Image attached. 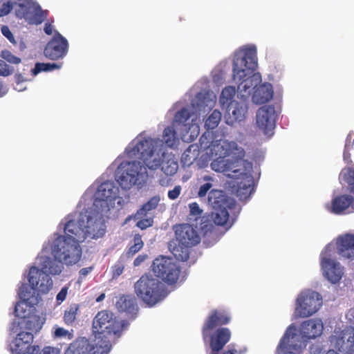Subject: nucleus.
Segmentation results:
<instances>
[{"mask_svg":"<svg viewBox=\"0 0 354 354\" xmlns=\"http://www.w3.org/2000/svg\"><path fill=\"white\" fill-rule=\"evenodd\" d=\"M82 218L81 212L77 219L68 221L64 225L65 235H59L53 240L51 251L54 259L41 257V269L35 266L30 268L28 282L32 290L47 293L53 286L49 274H59L63 263L73 265L80 261L82 255L80 243L86 239L85 222H82Z\"/></svg>","mask_w":354,"mask_h":354,"instance_id":"nucleus-1","label":"nucleus"},{"mask_svg":"<svg viewBox=\"0 0 354 354\" xmlns=\"http://www.w3.org/2000/svg\"><path fill=\"white\" fill-rule=\"evenodd\" d=\"M257 67L256 48H240L234 54L232 71L226 63H220L212 71L211 80L203 77L195 86L196 88H272L270 83H262L261 74L254 73Z\"/></svg>","mask_w":354,"mask_h":354,"instance_id":"nucleus-2","label":"nucleus"},{"mask_svg":"<svg viewBox=\"0 0 354 354\" xmlns=\"http://www.w3.org/2000/svg\"><path fill=\"white\" fill-rule=\"evenodd\" d=\"M158 140L151 137L138 136L126 149L128 157L138 158L120 168L118 183L124 189L133 185H142L148 178L147 169L156 170L160 167L164 152L158 149Z\"/></svg>","mask_w":354,"mask_h":354,"instance_id":"nucleus-3","label":"nucleus"},{"mask_svg":"<svg viewBox=\"0 0 354 354\" xmlns=\"http://www.w3.org/2000/svg\"><path fill=\"white\" fill-rule=\"evenodd\" d=\"M175 238L169 243V249L175 258L186 261L189 257V248L196 245L201 241V236L192 225L183 223L174 227Z\"/></svg>","mask_w":354,"mask_h":354,"instance_id":"nucleus-4","label":"nucleus"},{"mask_svg":"<svg viewBox=\"0 0 354 354\" xmlns=\"http://www.w3.org/2000/svg\"><path fill=\"white\" fill-rule=\"evenodd\" d=\"M136 295L149 306H153L165 297L164 284L151 274H143L135 283Z\"/></svg>","mask_w":354,"mask_h":354,"instance_id":"nucleus-5","label":"nucleus"},{"mask_svg":"<svg viewBox=\"0 0 354 354\" xmlns=\"http://www.w3.org/2000/svg\"><path fill=\"white\" fill-rule=\"evenodd\" d=\"M122 326L114 314L109 310H102L97 313L93 322V330L95 333L93 342L97 345L102 344L104 340H107L111 344L109 335H116L121 330Z\"/></svg>","mask_w":354,"mask_h":354,"instance_id":"nucleus-6","label":"nucleus"},{"mask_svg":"<svg viewBox=\"0 0 354 354\" xmlns=\"http://www.w3.org/2000/svg\"><path fill=\"white\" fill-rule=\"evenodd\" d=\"M239 91L221 90L220 103L222 106L226 108V111L230 116V121L227 122L230 124L244 120L248 113V107L244 102H239L233 100L236 91Z\"/></svg>","mask_w":354,"mask_h":354,"instance_id":"nucleus-7","label":"nucleus"},{"mask_svg":"<svg viewBox=\"0 0 354 354\" xmlns=\"http://www.w3.org/2000/svg\"><path fill=\"white\" fill-rule=\"evenodd\" d=\"M322 305V297L318 292L306 290L297 299L295 313L299 317H308L315 314Z\"/></svg>","mask_w":354,"mask_h":354,"instance_id":"nucleus-8","label":"nucleus"},{"mask_svg":"<svg viewBox=\"0 0 354 354\" xmlns=\"http://www.w3.org/2000/svg\"><path fill=\"white\" fill-rule=\"evenodd\" d=\"M154 274L169 284L175 283L178 279L180 270L169 257L160 256L156 258L151 265Z\"/></svg>","mask_w":354,"mask_h":354,"instance_id":"nucleus-9","label":"nucleus"},{"mask_svg":"<svg viewBox=\"0 0 354 354\" xmlns=\"http://www.w3.org/2000/svg\"><path fill=\"white\" fill-rule=\"evenodd\" d=\"M297 333V328L292 324L288 326L277 348V354H301L306 344Z\"/></svg>","mask_w":354,"mask_h":354,"instance_id":"nucleus-10","label":"nucleus"},{"mask_svg":"<svg viewBox=\"0 0 354 354\" xmlns=\"http://www.w3.org/2000/svg\"><path fill=\"white\" fill-rule=\"evenodd\" d=\"M111 344L104 340L102 344L91 343L86 337H78L70 344L64 354H107Z\"/></svg>","mask_w":354,"mask_h":354,"instance_id":"nucleus-11","label":"nucleus"},{"mask_svg":"<svg viewBox=\"0 0 354 354\" xmlns=\"http://www.w3.org/2000/svg\"><path fill=\"white\" fill-rule=\"evenodd\" d=\"M212 153L215 156H223L224 157H231L232 162H234V165L237 167L239 163L244 160L245 151L244 149L234 142L223 140H216L212 146Z\"/></svg>","mask_w":354,"mask_h":354,"instance_id":"nucleus-12","label":"nucleus"},{"mask_svg":"<svg viewBox=\"0 0 354 354\" xmlns=\"http://www.w3.org/2000/svg\"><path fill=\"white\" fill-rule=\"evenodd\" d=\"M82 222H85L86 238L94 239L102 237L106 232V225L102 214L95 211L82 212Z\"/></svg>","mask_w":354,"mask_h":354,"instance_id":"nucleus-13","label":"nucleus"},{"mask_svg":"<svg viewBox=\"0 0 354 354\" xmlns=\"http://www.w3.org/2000/svg\"><path fill=\"white\" fill-rule=\"evenodd\" d=\"M278 116L279 113L274 106H262L256 113L257 126L265 135L271 136L274 133Z\"/></svg>","mask_w":354,"mask_h":354,"instance_id":"nucleus-14","label":"nucleus"},{"mask_svg":"<svg viewBox=\"0 0 354 354\" xmlns=\"http://www.w3.org/2000/svg\"><path fill=\"white\" fill-rule=\"evenodd\" d=\"M329 247L321 253V266L326 279L332 283H338L344 274V268L339 262L330 258Z\"/></svg>","mask_w":354,"mask_h":354,"instance_id":"nucleus-15","label":"nucleus"},{"mask_svg":"<svg viewBox=\"0 0 354 354\" xmlns=\"http://www.w3.org/2000/svg\"><path fill=\"white\" fill-rule=\"evenodd\" d=\"M68 50L67 39L59 32L55 31L54 36L47 43L44 54L51 60H57L65 57Z\"/></svg>","mask_w":354,"mask_h":354,"instance_id":"nucleus-16","label":"nucleus"},{"mask_svg":"<svg viewBox=\"0 0 354 354\" xmlns=\"http://www.w3.org/2000/svg\"><path fill=\"white\" fill-rule=\"evenodd\" d=\"M118 187L112 182L106 181L100 185L95 194L94 205L95 206L109 207L110 203L114 201L118 195Z\"/></svg>","mask_w":354,"mask_h":354,"instance_id":"nucleus-17","label":"nucleus"},{"mask_svg":"<svg viewBox=\"0 0 354 354\" xmlns=\"http://www.w3.org/2000/svg\"><path fill=\"white\" fill-rule=\"evenodd\" d=\"M230 317L225 310H214L205 320L203 328L202 335L204 340L209 335V332L216 327L227 324L230 322Z\"/></svg>","mask_w":354,"mask_h":354,"instance_id":"nucleus-18","label":"nucleus"},{"mask_svg":"<svg viewBox=\"0 0 354 354\" xmlns=\"http://www.w3.org/2000/svg\"><path fill=\"white\" fill-rule=\"evenodd\" d=\"M209 354H216L220 352L231 338V332L227 328H218L211 334L209 332Z\"/></svg>","mask_w":354,"mask_h":354,"instance_id":"nucleus-19","label":"nucleus"},{"mask_svg":"<svg viewBox=\"0 0 354 354\" xmlns=\"http://www.w3.org/2000/svg\"><path fill=\"white\" fill-rule=\"evenodd\" d=\"M324 326L320 319H309L304 322L301 326V334L299 333L301 339L306 344V339H315L321 335ZM298 334V333L297 332Z\"/></svg>","mask_w":354,"mask_h":354,"instance_id":"nucleus-20","label":"nucleus"},{"mask_svg":"<svg viewBox=\"0 0 354 354\" xmlns=\"http://www.w3.org/2000/svg\"><path fill=\"white\" fill-rule=\"evenodd\" d=\"M236 183V194L240 199L248 198L254 191V180L250 173H241Z\"/></svg>","mask_w":354,"mask_h":354,"instance_id":"nucleus-21","label":"nucleus"},{"mask_svg":"<svg viewBox=\"0 0 354 354\" xmlns=\"http://www.w3.org/2000/svg\"><path fill=\"white\" fill-rule=\"evenodd\" d=\"M338 254L344 259H354V234H346L337 239Z\"/></svg>","mask_w":354,"mask_h":354,"instance_id":"nucleus-22","label":"nucleus"},{"mask_svg":"<svg viewBox=\"0 0 354 354\" xmlns=\"http://www.w3.org/2000/svg\"><path fill=\"white\" fill-rule=\"evenodd\" d=\"M354 204V198L348 194L339 195L335 197L331 202L329 210L331 213L340 215L346 213V210Z\"/></svg>","mask_w":354,"mask_h":354,"instance_id":"nucleus-23","label":"nucleus"},{"mask_svg":"<svg viewBox=\"0 0 354 354\" xmlns=\"http://www.w3.org/2000/svg\"><path fill=\"white\" fill-rule=\"evenodd\" d=\"M345 335L339 336L333 335L330 337V342L342 354H351L354 346V335L349 336L345 341Z\"/></svg>","mask_w":354,"mask_h":354,"instance_id":"nucleus-24","label":"nucleus"},{"mask_svg":"<svg viewBox=\"0 0 354 354\" xmlns=\"http://www.w3.org/2000/svg\"><path fill=\"white\" fill-rule=\"evenodd\" d=\"M208 203L212 209L227 205H234L233 199L230 198L226 194L219 189H212L208 195Z\"/></svg>","mask_w":354,"mask_h":354,"instance_id":"nucleus-25","label":"nucleus"},{"mask_svg":"<svg viewBox=\"0 0 354 354\" xmlns=\"http://www.w3.org/2000/svg\"><path fill=\"white\" fill-rule=\"evenodd\" d=\"M115 306L118 311L131 315L135 314L138 310L136 299L131 295H121L116 301Z\"/></svg>","mask_w":354,"mask_h":354,"instance_id":"nucleus-26","label":"nucleus"},{"mask_svg":"<svg viewBox=\"0 0 354 354\" xmlns=\"http://www.w3.org/2000/svg\"><path fill=\"white\" fill-rule=\"evenodd\" d=\"M218 158L214 159L211 162V168L216 172L227 174V172L232 171L236 173L239 171L234 165V162H232L230 159H226V157L223 156H217Z\"/></svg>","mask_w":354,"mask_h":354,"instance_id":"nucleus-27","label":"nucleus"},{"mask_svg":"<svg viewBox=\"0 0 354 354\" xmlns=\"http://www.w3.org/2000/svg\"><path fill=\"white\" fill-rule=\"evenodd\" d=\"M234 205H227L212 209V218L217 225L224 226L229 223L228 209H232Z\"/></svg>","mask_w":354,"mask_h":354,"instance_id":"nucleus-28","label":"nucleus"},{"mask_svg":"<svg viewBox=\"0 0 354 354\" xmlns=\"http://www.w3.org/2000/svg\"><path fill=\"white\" fill-rule=\"evenodd\" d=\"M162 136V140H160L159 139L156 140H159L160 142H162L170 148H173L175 146H176L179 142L177 132L175 131L174 127L173 126H168L166 128H165ZM153 139L156 140L155 138ZM160 147H161L160 144Z\"/></svg>","mask_w":354,"mask_h":354,"instance_id":"nucleus-29","label":"nucleus"},{"mask_svg":"<svg viewBox=\"0 0 354 354\" xmlns=\"http://www.w3.org/2000/svg\"><path fill=\"white\" fill-rule=\"evenodd\" d=\"M199 156V149L197 145H189L183 153L181 156V163L184 167H189L198 158Z\"/></svg>","mask_w":354,"mask_h":354,"instance_id":"nucleus-30","label":"nucleus"},{"mask_svg":"<svg viewBox=\"0 0 354 354\" xmlns=\"http://www.w3.org/2000/svg\"><path fill=\"white\" fill-rule=\"evenodd\" d=\"M80 304H71L64 312L63 321L67 326H73L77 319V317L80 313Z\"/></svg>","mask_w":354,"mask_h":354,"instance_id":"nucleus-31","label":"nucleus"},{"mask_svg":"<svg viewBox=\"0 0 354 354\" xmlns=\"http://www.w3.org/2000/svg\"><path fill=\"white\" fill-rule=\"evenodd\" d=\"M274 90H254L252 101L254 104L261 105L268 102L272 99Z\"/></svg>","mask_w":354,"mask_h":354,"instance_id":"nucleus-32","label":"nucleus"},{"mask_svg":"<svg viewBox=\"0 0 354 354\" xmlns=\"http://www.w3.org/2000/svg\"><path fill=\"white\" fill-rule=\"evenodd\" d=\"M35 4V3L28 1L18 3L15 9L17 17L28 21L30 19L31 12L34 10Z\"/></svg>","mask_w":354,"mask_h":354,"instance_id":"nucleus-33","label":"nucleus"},{"mask_svg":"<svg viewBox=\"0 0 354 354\" xmlns=\"http://www.w3.org/2000/svg\"><path fill=\"white\" fill-rule=\"evenodd\" d=\"M48 15L47 10H43L39 4L35 3L27 21L30 24L39 25L46 19Z\"/></svg>","mask_w":354,"mask_h":354,"instance_id":"nucleus-34","label":"nucleus"},{"mask_svg":"<svg viewBox=\"0 0 354 354\" xmlns=\"http://www.w3.org/2000/svg\"><path fill=\"white\" fill-rule=\"evenodd\" d=\"M339 178L347 183L349 191L354 194V167L344 168L339 174ZM353 208L354 209V204Z\"/></svg>","mask_w":354,"mask_h":354,"instance_id":"nucleus-35","label":"nucleus"},{"mask_svg":"<svg viewBox=\"0 0 354 354\" xmlns=\"http://www.w3.org/2000/svg\"><path fill=\"white\" fill-rule=\"evenodd\" d=\"M160 198L159 196H154L151 197L147 203H145L140 209L137 211L136 216L138 218H142L148 214L150 211L155 209L159 202Z\"/></svg>","mask_w":354,"mask_h":354,"instance_id":"nucleus-36","label":"nucleus"},{"mask_svg":"<svg viewBox=\"0 0 354 354\" xmlns=\"http://www.w3.org/2000/svg\"><path fill=\"white\" fill-rule=\"evenodd\" d=\"M158 142H160V141L158 140ZM158 149H161L162 151L164 152V155L162 158V161L160 165V166L162 165V171L166 175L172 176V175L175 174L177 172L178 169V162L176 161L174 158H169L165 163H163V160L165 158V152L163 151L162 147H160V142H158Z\"/></svg>","mask_w":354,"mask_h":354,"instance_id":"nucleus-37","label":"nucleus"},{"mask_svg":"<svg viewBox=\"0 0 354 354\" xmlns=\"http://www.w3.org/2000/svg\"><path fill=\"white\" fill-rule=\"evenodd\" d=\"M191 115L192 113L187 108H182L176 113L174 118V123L183 125L187 130V126L189 124L188 120Z\"/></svg>","mask_w":354,"mask_h":354,"instance_id":"nucleus-38","label":"nucleus"},{"mask_svg":"<svg viewBox=\"0 0 354 354\" xmlns=\"http://www.w3.org/2000/svg\"><path fill=\"white\" fill-rule=\"evenodd\" d=\"M61 67V64L38 62L35 64L34 68L32 69V73L35 75L41 71H52L56 69H59Z\"/></svg>","mask_w":354,"mask_h":354,"instance_id":"nucleus-39","label":"nucleus"},{"mask_svg":"<svg viewBox=\"0 0 354 354\" xmlns=\"http://www.w3.org/2000/svg\"><path fill=\"white\" fill-rule=\"evenodd\" d=\"M221 120V112L218 110H214L206 119L205 126L207 130L214 129L217 127Z\"/></svg>","mask_w":354,"mask_h":354,"instance_id":"nucleus-40","label":"nucleus"},{"mask_svg":"<svg viewBox=\"0 0 354 354\" xmlns=\"http://www.w3.org/2000/svg\"><path fill=\"white\" fill-rule=\"evenodd\" d=\"M144 243L140 234H136L133 238V244L130 246L126 252L127 258L132 257L135 254L138 252L143 247Z\"/></svg>","mask_w":354,"mask_h":354,"instance_id":"nucleus-41","label":"nucleus"},{"mask_svg":"<svg viewBox=\"0 0 354 354\" xmlns=\"http://www.w3.org/2000/svg\"><path fill=\"white\" fill-rule=\"evenodd\" d=\"M32 346H28L27 344L20 341L17 342V337L10 344V350L12 354H21L32 351Z\"/></svg>","mask_w":354,"mask_h":354,"instance_id":"nucleus-42","label":"nucleus"},{"mask_svg":"<svg viewBox=\"0 0 354 354\" xmlns=\"http://www.w3.org/2000/svg\"><path fill=\"white\" fill-rule=\"evenodd\" d=\"M201 179L206 183L201 185L199 187L198 196L200 198H203L206 196L208 191L212 187V182L213 181V178L209 175H205L201 178Z\"/></svg>","mask_w":354,"mask_h":354,"instance_id":"nucleus-43","label":"nucleus"},{"mask_svg":"<svg viewBox=\"0 0 354 354\" xmlns=\"http://www.w3.org/2000/svg\"><path fill=\"white\" fill-rule=\"evenodd\" d=\"M0 56L3 59L10 64H18L21 62V58L15 56L10 50L6 49L1 50Z\"/></svg>","mask_w":354,"mask_h":354,"instance_id":"nucleus-44","label":"nucleus"},{"mask_svg":"<svg viewBox=\"0 0 354 354\" xmlns=\"http://www.w3.org/2000/svg\"><path fill=\"white\" fill-rule=\"evenodd\" d=\"M189 216H192L194 221H197L200 218L203 214V210L200 208L198 204L196 202L192 203L189 205Z\"/></svg>","mask_w":354,"mask_h":354,"instance_id":"nucleus-45","label":"nucleus"},{"mask_svg":"<svg viewBox=\"0 0 354 354\" xmlns=\"http://www.w3.org/2000/svg\"><path fill=\"white\" fill-rule=\"evenodd\" d=\"M17 342H23L28 346H31V344L33 341V335L30 332H21L17 335Z\"/></svg>","mask_w":354,"mask_h":354,"instance_id":"nucleus-46","label":"nucleus"},{"mask_svg":"<svg viewBox=\"0 0 354 354\" xmlns=\"http://www.w3.org/2000/svg\"><path fill=\"white\" fill-rule=\"evenodd\" d=\"M13 72V67L10 66L3 60L0 59V76L8 77L12 75Z\"/></svg>","mask_w":354,"mask_h":354,"instance_id":"nucleus-47","label":"nucleus"},{"mask_svg":"<svg viewBox=\"0 0 354 354\" xmlns=\"http://www.w3.org/2000/svg\"><path fill=\"white\" fill-rule=\"evenodd\" d=\"M14 5L11 1L3 3L0 7V17L8 15L13 9Z\"/></svg>","mask_w":354,"mask_h":354,"instance_id":"nucleus-48","label":"nucleus"},{"mask_svg":"<svg viewBox=\"0 0 354 354\" xmlns=\"http://www.w3.org/2000/svg\"><path fill=\"white\" fill-rule=\"evenodd\" d=\"M2 35L6 37L12 44H16L13 34L7 26H3L1 28Z\"/></svg>","mask_w":354,"mask_h":354,"instance_id":"nucleus-49","label":"nucleus"},{"mask_svg":"<svg viewBox=\"0 0 354 354\" xmlns=\"http://www.w3.org/2000/svg\"><path fill=\"white\" fill-rule=\"evenodd\" d=\"M68 288L64 286L56 296V301L58 305H60L66 298Z\"/></svg>","mask_w":354,"mask_h":354,"instance_id":"nucleus-50","label":"nucleus"},{"mask_svg":"<svg viewBox=\"0 0 354 354\" xmlns=\"http://www.w3.org/2000/svg\"><path fill=\"white\" fill-rule=\"evenodd\" d=\"M30 292L28 291V287L26 285H23L19 288V295L21 299L24 301H27L29 300Z\"/></svg>","mask_w":354,"mask_h":354,"instance_id":"nucleus-51","label":"nucleus"},{"mask_svg":"<svg viewBox=\"0 0 354 354\" xmlns=\"http://www.w3.org/2000/svg\"><path fill=\"white\" fill-rule=\"evenodd\" d=\"M181 190L180 185H176L173 189L168 192V198L171 200H176L179 197Z\"/></svg>","mask_w":354,"mask_h":354,"instance_id":"nucleus-52","label":"nucleus"},{"mask_svg":"<svg viewBox=\"0 0 354 354\" xmlns=\"http://www.w3.org/2000/svg\"><path fill=\"white\" fill-rule=\"evenodd\" d=\"M55 336L57 337H68V339H72L73 335L64 328H57L55 330Z\"/></svg>","mask_w":354,"mask_h":354,"instance_id":"nucleus-53","label":"nucleus"},{"mask_svg":"<svg viewBox=\"0 0 354 354\" xmlns=\"http://www.w3.org/2000/svg\"><path fill=\"white\" fill-rule=\"evenodd\" d=\"M153 224L152 219H141L137 223V226L141 230H145Z\"/></svg>","mask_w":354,"mask_h":354,"instance_id":"nucleus-54","label":"nucleus"},{"mask_svg":"<svg viewBox=\"0 0 354 354\" xmlns=\"http://www.w3.org/2000/svg\"><path fill=\"white\" fill-rule=\"evenodd\" d=\"M354 145V134H353V135L352 133H349L346 139L344 149L346 150H351Z\"/></svg>","mask_w":354,"mask_h":354,"instance_id":"nucleus-55","label":"nucleus"},{"mask_svg":"<svg viewBox=\"0 0 354 354\" xmlns=\"http://www.w3.org/2000/svg\"><path fill=\"white\" fill-rule=\"evenodd\" d=\"M38 354H58V351L50 346H46Z\"/></svg>","mask_w":354,"mask_h":354,"instance_id":"nucleus-56","label":"nucleus"},{"mask_svg":"<svg viewBox=\"0 0 354 354\" xmlns=\"http://www.w3.org/2000/svg\"><path fill=\"white\" fill-rule=\"evenodd\" d=\"M147 258V254H140L138 255L133 261V266H139L142 262L145 261V259Z\"/></svg>","mask_w":354,"mask_h":354,"instance_id":"nucleus-57","label":"nucleus"},{"mask_svg":"<svg viewBox=\"0 0 354 354\" xmlns=\"http://www.w3.org/2000/svg\"><path fill=\"white\" fill-rule=\"evenodd\" d=\"M343 158H344V162H346L348 165L352 163L350 150H346V149L344 150Z\"/></svg>","mask_w":354,"mask_h":354,"instance_id":"nucleus-58","label":"nucleus"},{"mask_svg":"<svg viewBox=\"0 0 354 354\" xmlns=\"http://www.w3.org/2000/svg\"><path fill=\"white\" fill-rule=\"evenodd\" d=\"M21 306V303L20 302H18L16 306H15V316L16 317H21V318H24L26 317V315L24 313H19V308Z\"/></svg>","mask_w":354,"mask_h":354,"instance_id":"nucleus-59","label":"nucleus"},{"mask_svg":"<svg viewBox=\"0 0 354 354\" xmlns=\"http://www.w3.org/2000/svg\"><path fill=\"white\" fill-rule=\"evenodd\" d=\"M92 270L93 267L83 268L80 270V274L81 277H85Z\"/></svg>","mask_w":354,"mask_h":354,"instance_id":"nucleus-60","label":"nucleus"},{"mask_svg":"<svg viewBox=\"0 0 354 354\" xmlns=\"http://www.w3.org/2000/svg\"><path fill=\"white\" fill-rule=\"evenodd\" d=\"M44 30L46 35H51L53 34V26L50 23H46Z\"/></svg>","mask_w":354,"mask_h":354,"instance_id":"nucleus-61","label":"nucleus"},{"mask_svg":"<svg viewBox=\"0 0 354 354\" xmlns=\"http://www.w3.org/2000/svg\"><path fill=\"white\" fill-rule=\"evenodd\" d=\"M15 81L17 84H19L26 82V80L24 77V76L21 74L18 73L15 74Z\"/></svg>","mask_w":354,"mask_h":354,"instance_id":"nucleus-62","label":"nucleus"},{"mask_svg":"<svg viewBox=\"0 0 354 354\" xmlns=\"http://www.w3.org/2000/svg\"><path fill=\"white\" fill-rule=\"evenodd\" d=\"M310 352L312 354H320L322 353V348L319 346H312L310 347Z\"/></svg>","mask_w":354,"mask_h":354,"instance_id":"nucleus-63","label":"nucleus"},{"mask_svg":"<svg viewBox=\"0 0 354 354\" xmlns=\"http://www.w3.org/2000/svg\"><path fill=\"white\" fill-rule=\"evenodd\" d=\"M310 352L312 354H320L322 353V348L319 346H312L310 347Z\"/></svg>","mask_w":354,"mask_h":354,"instance_id":"nucleus-64","label":"nucleus"}]
</instances>
